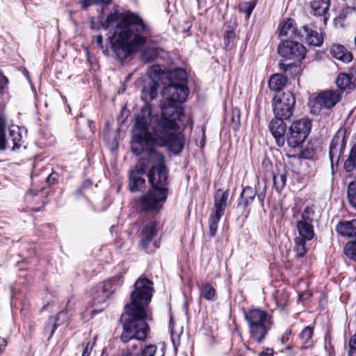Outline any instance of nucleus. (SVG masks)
Masks as SVG:
<instances>
[{"mask_svg":"<svg viewBox=\"0 0 356 356\" xmlns=\"http://www.w3.org/2000/svg\"><path fill=\"white\" fill-rule=\"evenodd\" d=\"M291 329L288 328L281 337L280 340L282 344L286 345L291 343Z\"/></svg>","mask_w":356,"mask_h":356,"instance_id":"nucleus-44","label":"nucleus"},{"mask_svg":"<svg viewBox=\"0 0 356 356\" xmlns=\"http://www.w3.org/2000/svg\"><path fill=\"white\" fill-rule=\"evenodd\" d=\"M111 2V0H89L88 1V7L92 4H108Z\"/></svg>","mask_w":356,"mask_h":356,"instance_id":"nucleus-49","label":"nucleus"},{"mask_svg":"<svg viewBox=\"0 0 356 356\" xmlns=\"http://www.w3.org/2000/svg\"><path fill=\"white\" fill-rule=\"evenodd\" d=\"M68 321L67 312L62 310L58 313L56 316H50L44 327L46 332H49V337H51L56 329L65 324Z\"/></svg>","mask_w":356,"mask_h":356,"instance_id":"nucleus-22","label":"nucleus"},{"mask_svg":"<svg viewBox=\"0 0 356 356\" xmlns=\"http://www.w3.org/2000/svg\"><path fill=\"white\" fill-rule=\"evenodd\" d=\"M134 288L130 293V302L124 305V312L120 318L123 328L121 340L124 343L132 338L145 340L149 331L146 321L152 319L148 306L154 291L152 281L140 277Z\"/></svg>","mask_w":356,"mask_h":356,"instance_id":"nucleus-3","label":"nucleus"},{"mask_svg":"<svg viewBox=\"0 0 356 356\" xmlns=\"http://www.w3.org/2000/svg\"><path fill=\"white\" fill-rule=\"evenodd\" d=\"M114 147L115 148L118 147V143L116 142L115 136H114L113 141L112 143V149H113Z\"/></svg>","mask_w":356,"mask_h":356,"instance_id":"nucleus-56","label":"nucleus"},{"mask_svg":"<svg viewBox=\"0 0 356 356\" xmlns=\"http://www.w3.org/2000/svg\"><path fill=\"white\" fill-rule=\"evenodd\" d=\"M148 165L142 160L138 162L136 168L130 172L129 187L131 191L136 192L145 186V179L143 176L146 173Z\"/></svg>","mask_w":356,"mask_h":356,"instance_id":"nucleus-16","label":"nucleus"},{"mask_svg":"<svg viewBox=\"0 0 356 356\" xmlns=\"http://www.w3.org/2000/svg\"><path fill=\"white\" fill-rule=\"evenodd\" d=\"M196 1L199 3L200 0H196Z\"/></svg>","mask_w":356,"mask_h":356,"instance_id":"nucleus-59","label":"nucleus"},{"mask_svg":"<svg viewBox=\"0 0 356 356\" xmlns=\"http://www.w3.org/2000/svg\"><path fill=\"white\" fill-rule=\"evenodd\" d=\"M58 174L56 173V172H52L51 174H50L47 178V181L49 184H54L58 179Z\"/></svg>","mask_w":356,"mask_h":356,"instance_id":"nucleus-46","label":"nucleus"},{"mask_svg":"<svg viewBox=\"0 0 356 356\" xmlns=\"http://www.w3.org/2000/svg\"><path fill=\"white\" fill-rule=\"evenodd\" d=\"M346 145V131L344 129H339L335 134L330 145V159L331 167L333 169L334 163H339V159Z\"/></svg>","mask_w":356,"mask_h":356,"instance_id":"nucleus-14","label":"nucleus"},{"mask_svg":"<svg viewBox=\"0 0 356 356\" xmlns=\"http://www.w3.org/2000/svg\"><path fill=\"white\" fill-rule=\"evenodd\" d=\"M302 29L305 33L306 41L309 45L319 47L323 44V38L321 33L307 26H303Z\"/></svg>","mask_w":356,"mask_h":356,"instance_id":"nucleus-27","label":"nucleus"},{"mask_svg":"<svg viewBox=\"0 0 356 356\" xmlns=\"http://www.w3.org/2000/svg\"><path fill=\"white\" fill-rule=\"evenodd\" d=\"M344 169L350 177L356 178V143L351 148L348 158L344 163Z\"/></svg>","mask_w":356,"mask_h":356,"instance_id":"nucleus-28","label":"nucleus"},{"mask_svg":"<svg viewBox=\"0 0 356 356\" xmlns=\"http://www.w3.org/2000/svg\"><path fill=\"white\" fill-rule=\"evenodd\" d=\"M107 135H108L107 133L104 132V138L105 140H107Z\"/></svg>","mask_w":356,"mask_h":356,"instance_id":"nucleus-58","label":"nucleus"},{"mask_svg":"<svg viewBox=\"0 0 356 356\" xmlns=\"http://www.w3.org/2000/svg\"><path fill=\"white\" fill-rule=\"evenodd\" d=\"M158 86L159 85L156 84L154 82H149L148 84L145 85L141 92L142 99L147 102L156 99Z\"/></svg>","mask_w":356,"mask_h":356,"instance_id":"nucleus-29","label":"nucleus"},{"mask_svg":"<svg viewBox=\"0 0 356 356\" xmlns=\"http://www.w3.org/2000/svg\"><path fill=\"white\" fill-rule=\"evenodd\" d=\"M347 195L350 204L356 208V181H351L348 184Z\"/></svg>","mask_w":356,"mask_h":356,"instance_id":"nucleus-36","label":"nucleus"},{"mask_svg":"<svg viewBox=\"0 0 356 356\" xmlns=\"http://www.w3.org/2000/svg\"><path fill=\"white\" fill-rule=\"evenodd\" d=\"M96 42L99 47L103 48V37L102 35H98L96 37Z\"/></svg>","mask_w":356,"mask_h":356,"instance_id":"nucleus-53","label":"nucleus"},{"mask_svg":"<svg viewBox=\"0 0 356 356\" xmlns=\"http://www.w3.org/2000/svg\"><path fill=\"white\" fill-rule=\"evenodd\" d=\"M277 52L282 56L291 60H302L306 54L305 46L293 40H284L277 47Z\"/></svg>","mask_w":356,"mask_h":356,"instance_id":"nucleus-13","label":"nucleus"},{"mask_svg":"<svg viewBox=\"0 0 356 356\" xmlns=\"http://www.w3.org/2000/svg\"><path fill=\"white\" fill-rule=\"evenodd\" d=\"M279 68L280 70L286 73V76H291V77H295L298 75L300 72V68L296 64H285V63H280Z\"/></svg>","mask_w":356,"mask_h":356,"instance_id":"nucleus-32","label":"nucleus"},{"mask_svg":"<svg viewBox=\"0 0 356 356\" xmlns=\"http://www.w3.org/2000/svg\"><path fill=\"white\" fill-rule=\"evenodd\" d=\"M102 26L113 31L112 49L120 61L145 45L152 36L151 26L138 14L130 10L110 13Z\"/></svg>","mask_w":356,"mask_h":356,"instance_id":"nucleus-1","label":"nucleus"},{"mask_svg":"<svg viewBox=\"0 0 356 356\" xmlns=\"http://www.w3.org/2000/svg\"><path fill=\"white\" fill-rule=\"evenodd\" d=\"M221 217L211 214L209 220V235L213 237L217 232L218 222Z\"/></svg>","mask_w":356,"mask_h":356,"instance_id":"nucleus-37","label":"nucleus"},{"mask_svg":"<svg viewBox=\"0 0 356 356\" xmlns=\"http://www.w3.org/2000/svg\"><path fill=\"white\" fill-rule=\"evenodd\" d=\"M151 115V106L146 104L136 117L135 129L131 141L132 152L136 156H140L138 162L144 160L147 164L149 162V154L159 152L152 147H148L149 143L161 147H167L168 150L174 154L180 153L184 145L182 134L173 132L166 127H163L161 131H156L157 121L153 126L152 131L149 132Z\"/></svg>","mask_w":356,"mask_h":356,"instance_id":"nucleus-2","label":"nucleus"},{"mask_svg":"<svg viewBox=\"0 0 356 356\" xmlns=\"http://www.w3.org/2000/svg\"><path fill=\"white\" fill-rule=\"evenodd\" d=\"M228 193L222 190H218L214 195L213 209L212 215L222 217L224 215L225 208L227 207V201L228 199Z\"/></svg>","mask_w":356,"mask_h":356,"instance_id":"nucleus-21","label":"nucleus"},{"mask_svg":"<svg viewBox=\"0 0 356 356\" xmlns=\"http://www.w3.org/2000/svg\"><path fill=\"white\" fill-rule=\"evenodd\" d=\"M336 83L342 94L343 91L351 88V77L348 74L341 73L337 78Z\"/></svg>","mask_w":356,"mask_h":356,"instance_id":"nucleus-31","label":"nucleus"},{"mask_svg":"<svg viewBox=\"0 0 356 356\" xmlns=\"http://www.w3.org/2000/svg\"><path fill=\"white\" fill-rule=\"evenodd\" d=\"M296 98L289 91L277 95L272 101V106L275 117L289 119L293 113Z\"/></svg>","mask_w":356,"mask_h":356,"instance_id":"nucleus-11","label":"nucleus"},{"mask_svg":"<svg viewBox=\"0 0 356 356\" xmlns=\"http://www.w3.org/2000/svg\"><path fill=\"white\" fill-rule=\"evenodd\" d=\"M168 197L166 192L159 191L152 188L147 193L140 197L136 206L141 211H159Z\"/></svg>","mask_w":356,"mask_h":356,"instance_id":"nucleus-12","label":"nucleus"},{"mask_svg":"<svg viewBox=\"0 0 356 356\" xmlns=\"http://www.w3.org/2000/svg\"><path fill=\"white\" fill-rule=\"evenodd\" d=\"M279 35L291 39H300L304 36L296 26L295 21L291 18H288L280 24Z\"/></svg>","mask_w":356,"mask_h":356,"instance_id":"nucleus-19","label":"nucleus"},{"mask_svg":"<svg viewBox=\"0 0 356 356\" xmlns=\"http://www.w3.org/2000/svg\"><path fill=\"white\" fill-rule=\"evenodd\" d=\"M92 185V182L90 180L85 181L81 187L78 190L79 193H81V190L86 188H89Z\"/></svg>","mask_w":356,"mask_h":356,"instance_id":"nucleus-52","label":"nucleus"},{"mask_svg":"<svg viewBox=\"0 0 356 356\" xmlns=\"http://www.w3.org/2000/svg\"><path fill=\"white\" fill-rule=\"evenodd\" d=\"M232 120L236 124H238L240 123V115L239 111L238 110L234 111Z\"/></svg>","mask_w":356,"mask_h":356,"instance_id":"nucleus-51","label":"nucleus"},{"mask_svg":"<svg viewBox=\"0 0 356 356\" xmlns=\"http://www.w3.org/2000/svg\"><path fill=\"white\" fill-rule=\"evenodd\" d=\"M314 214L313 207L307 206L301 213V218L296 222L298 236L294 239V250L299 257L305 256L307 252L306 242L311 241L315 235L313 226Z\"/></svg>","mask_w":356,"mask_h":356,"instance_id":"nucleus-5","label":"nucleus"},{"mask_svg":"<svg viewBox=\"0 0 356 356\" xmlns=\"http://www.w3.org/2000/svg\"><path fill=\"white\" fill-rule=\"evenodd\" d=\"M274 350L273 348H266L264 349L259 355V356H273Z\"/></svg>","mask_w":356,"mask_h":356,"instance_id":"nucleus-48","label":"nucleus"},{"mask_svg":"<svg viewBox=\"0 0 356 356\" xmlns=\"http://www.w3.org/2000/svg\"><path fill=\"white\" fill-rule=\"evenodd\" d=\"M348 347V356H356V334L350 337Z\"/></svg>","mask_w":356,"mask_h":356,"instance_id":"nucleus-42","label":"nucleus"},{"mask_svg":"<svg viewBox=\"0 0 356 356\" xmlns=\"http://www.w3.org/2000/svg\"><path fill=\"white\" fill-rule=\"evenodd\" d=\"M235 33L233 29L227 30L224 34L225 44L227 48H230V42L234 38Z\"/></svg>","mask_w":356,"mask_h":356,"instance_id":"nucleus-43","label":"nucleus"},{"mask_svg":"<svg viewBox=\"0 0 356 356\" xmlns=\"http://www.w3.org/2000/svg\"><path fill=\"white\" fill-rule=\"evenodd\" d=\"M250 338L261 343L273 324V316L264 310L253 309L245 313Z\"/></svg>","mask_w":356,"mask_h":356,"instance_id":"nucleus-6","label":"nucleus"},{"mask_svg":"<svg viewBox=\"0 0 356 356\" xmlns=\"http://www.w3.org/2000/svg\"><path fill=\"white\" fill-rule=\"evenodd\" d=\"M88 1L89 0H82L80 1V3L81 4V7L83 9H87L88 8Z\"/></svg>","mask_w":356,"mask_h":356,"instance_id":"nucleus-55","label":"nucleus"},{"mask_svg":"<svg viewBox=\"0 0 356 356\" xmlns=\"http://www.w3.org/2000/svg\"><path fill=\"white\" fill-rule=\"evenodd\" d=\"M131 339H136L132 338ZM137 343H134L131 347L127 350H123L120 356H155L157 350V347L154 344H149L145 346H142V343L140 342L142 340H138Z\"/></svg>","mask_w":356,"mask_h":356,"instance_id":"nucleus-17","label":"nucleus"},{"mask_svg":"<svg viewBox=\"0 0 356 356\" xmlns=\"http://www.w3.org/2000/svg\"><path fill=\"white\" fill-rule=\"evenodd\" d=\"M257 193L255 189L250 186H245L241 193L238 207L245 209L254 201Z\"/></svg>","mask_w":356,"mask_h":356,"instance_id":"nucleus-26","label":"nucleus"},{"mask_svg":"<svg viewBox=\"0 0 356 356\" xmlns=\"http://www.w3.org/2000/svg\"><path fill=\"white\" fill-rule=\"evenodd\" d=\"M159 56V51L156 49H149L143 51L141 59L145 63H151Z\"/></svg>","mask_w":356,"mask_h":356,"instance_id":"nucleus-38","label":"nucleus"},{"mask_svg":"<svg viewBox=\"0 0 356 356\" xmlns=\"http://www.w3.org/2000/svg\"><path fill=\"white\" fill-rule=\"evenodd\" d=\"M312 127V121L308 118H303L293 121L289 127L286 136V145L291 149L302 147L308 137Z\"/></svg>","mask_w":356,"mask_h":356,"instance_id":"nucleus-9","label":"nucleus"},{"mask_svg":"<svg viewBox=\"0 0 356 356\" xmlns=\"http://www.w3.org/2000/svg\"><path fill=\"white\" fill-rule=\"evenodd\" d=\"M286 181V175L285 172H278L273 175L274 187L278 192L281 191L285 186Z\"/></svg>","mask_w":356,"mask_h":356,"instance_id":"nucleus-34","label":"nucleus"},{"mask_svg":"<svg viewBox=\"0 0 356 356\" xmlns=\"http://www.w3.org/2000/svg\"><path fill=\"white\" fill-rule=\"evenodd\" d=\"M172 76H179V83H170L164 88L162 95L164 102L161 104V116L157 121L156 131L166 127L173 132L179 128L177 120L183 115V108L179 105L184 103L188 96V88L185 84L186 72L181 69L176 70Z\"/></svg>","mask_w":356,"mask_h":356,"instance_id":"nucleus-4","label":"nucleus"},{"mask_svg":"<svg viewBox=\"0 0 356 356\" xmlns=\"http://www.w3.org/2000/svg\"><path fill=\"white\" fill-rule=\"evenodd\" d=\"M120 277H113L97 284L91 291L92 305L96 307L93 312L99 313L107 306V300L121 286Z\"/></svg>","mask_w":356,"mask_h":356,"instance_id":"nucleus-8","label":"nucleus"},{"mask_svg":"<svg viewBox=\"0 0 356 356\" xmlns=\"http://www.w3.org/2000/svg\"><path fill=\"white\" fill-rule=\"evenodd\" d=\"M147 174L148 181L154 190L168 193V170L165 163V157L160 152L149 154Z\"/></svg>","mask_w":356,"mask_h":356,"instance_id":"nucleus-7","label":"nucleus"},{"mask_svg":"<svg viewBox=\"0 0 356 356\" xmlns=\"http://www.w3.org/2000/svg\"><path fill=\"white\" fill-rule=\"evenodd\" d=\"M8 83V78L2 73V72H0V90L1 92L6 87Z\"/></svg>","mask_w":356,"mask_h":356,"instance_id":"nucleus-45","label":"nucleus"},{"mask_svg":"<svg viewBox=\"0 0 356 356\" xmlns=\"http://www.w3.org/2000/svg\"><path fill=\"white\" fill-rule=\"evenodd\" d=\"M287 81V78L281 74H275L271 76L268 86L271 90L280 91L283 89Z\"/></svg>","mask_w":356,"mask_h":356,"instance_id":"nucleus-30","label":"nucleus"},{"mask_svg":"<svg viewBox=\"0 0 356 356\" xmlns=\"http://www.w3.org/2000/svg\"><path fill=\"white\" fill-rule=\"evenodd\" d=\"M6 106L0 102V150H3L7 147H11L13 150L19 148L22 139L19 127L12 126L9 129L8 136H6Z\"/></svg>","mask_w":356,"mask_h":356,"instance_id":"nucleus-10","label":"nucleus"},{"mask_svg":"<svg viewBox=\"0 0 356 356\" xmlns=\"http://www.w3.org/2000/svg\"><path fill=\"white\" fill-rule=\"evenodd\" d=\"M161 71V68L159 65L151 66L147 71V75L150 79L149 82H154L156 84L159 85Z\"/></svg>","mask_w":356,"mask_h":356,"instance_id":"nucleus-35","label":"nucleus"},{"mask_svg":"<svg viewBox=\"0 0 356 356\" xmlns=\"http://www.w3.org/2000/svg\"><path fill=\"white\" fill-rule=\"evenodd\" d=\"M7 345V341L4 338H0V352L3 351Z\"/></svg>","mask_w":356,"mask_h":356,"instance_id":"nucleus-54","label":"nucleus"},{"mask_svg":"<svg viewBox=\"0 0 356 356\" xmlns=\"http://www.w3.org/2000/svg\"><path fill=\"white\" fill-rule=\"evenodd\" d=\"M341 99V93L339 90H325L318 94L315 102L321 108H331Z\"/></svg>","mask_w":356,"mask_h":356,"instance_id":"nucleus-18","label":"nucleus"},{"mask_svg":"<svg viewBox=\"0 0 356 356\" xmlns=\"http://www.w3.org/2000/svg\"><path fill=\"white\" fill-rule=\"evenodd\" d=\"M284 120L275 116L268 124L269 130L275 140L276 145L280 147L286 146L285 138L289 127L284 122Z\"/></svg>","mask_w":356,"mask_h":356,"instance_id":"nucleus-15","label":"nucleus"},{"mask_svg":"<svg viewBox=\"0 0 356 356\" xmlns=\"http://www.w3.org/2000/svg\"><path fill=\"white\" fill-rule=\"evenodd\" d=\"M156 224L154 222H148L143 229L140 246L143 250H147L154 237L157 234Z\"/></svg>","mask_w":356,"mask_h":356,"instance_id":"nucleus-20","label":"nucleus"},{"mask_svg":"<svg viewBox=\"0 0 356 356\" xmlns=\"http://www.w3.org/2000/svg\"><path fill=\"white\" fill-rule=\"evenodd\" d=\"M201 296L208 300H214L216 291L211 284L207 283L200 288Z\"/></svg>","mask_w":356,"mask_h":356,"instance_id":"nucleus-33","label":"nucleus"},{"mask_svg":"<svg viewBox=\"0 0 356 356\" xmlns=\"http://www.w3.org/2000/svg\"><path fill=\"white\" fill-rule=\"evenodd\" d=\"M330 5V0H313L310 2V8L313 14L316 17H323L325 24H326L328 19L327 15Z\"/></svg>","mask_w":356,"mask_h":356,"instance_id":"nucleus-23","label":"nucleus"},{"mask_svg":"<svg viewBox=\"0 0 356 356\" xmlns=\"http://www.w3.org/2000/svg\"><path fill=\"white\" fill-rule=\"evenodd\" d=\"M312 296V293L310 291H305L298 295V300L300 302H304L307 300Z\"/></svg>","mask_w":356,"mask_h":356,"instance_id":"nucleus-47","label":"nucleus"},{"mask_svg":"<svg viewBox=\"0 0 356 356\" xmlns=\"http://www.w3.org/2000/svg\"><path fill=\"white\" fill-rule=\"evenodd\" d=\"M336 231L344 237H356V220L339 222L336 227Z\"/></svg>","mask_w":356,"mask_h":356,"instance_id":"nucleus-24","label":"nucleus"},{"mask_svg":"<svg viewBox=\"0 0 356 356\" xmlns=\"http://www.w3.org/2000/svg\"><path fill=\"white\" fill-rule=\"evenodd\" d=\"M92 349V344L88 343L86 347L84 348L82 356H90V352Z\"/></svg>","mask_w":356,"mask_h":356,"instance_id":"nucleus-50","label":"nucleus"},{"mask_svg":"<svg viewBox=\"0 0 356 356\" xmlns=\"http://www.w3.org/2000/svg\"><path fill=\"white\" fill-rule=\"evenodd\" d=\"M344 252L348 257L356 261V240L346 243Z\"/></svg>","mask_w":356,"mask_h":356,"instance_id":"nucleus-39","label":"nucleus"},{"mask_svg":"<svg viewBox=\"0 0 356 356\" xmlns=\"http://www.w3.org/2000/svg\"><path fill=\"white\" fill-rule=\"evenodd\" d=\"M91 27H92V29H95V22H94V20H93V19H92V20H91Z\"/></svg>","mask_w":356,"mask_h":356,"instance_id":"nucleus-57","label":"nucleus"},{"mask_svg":"<svg viewBox=\"0 0 356 356\" xmlns=\"http://www.w3.org/2000/svg\"><path fill=\"white\" fill-rule=\"evenodd\" d=\"M330 54L334 58L343 63H349L353 59L352 54L340 44L333 45L330 49Z\"/></svg>","mask_w":356,"mask_h":356,"instance_id":"nucleus-25","label":"nucleus"},{"mask_svg":"<svg viewBox=\"0 0 356 356\" xmlns=\"http://www.w3.org/2000/svg\"><path fill=\"white\" fill-rule=\"evenodd\" d=\"M255 7V3L254 2H245L242 3L240 7V11L246 13L247 17H249L252 14V10Z\"/></svg>","mask_w":356,"mask_h":356,"instance_id":"nucleus-41","label":"nucleus"},{"mask_svg":"<svg viewBox=\"0 0 356 356\" xmlns=\"http://www.w3.org/2000/svg\"><path fill=\"white\" fill-rule=\"evenodd\" d=\"M313 335V328L307 326L305 327L300 334V337L304 343H308Z\"/></svg>","mask_w":356,"mask_h":356,"instance_id":"nucleus-40","label":"nucleus"}]
</instances>
